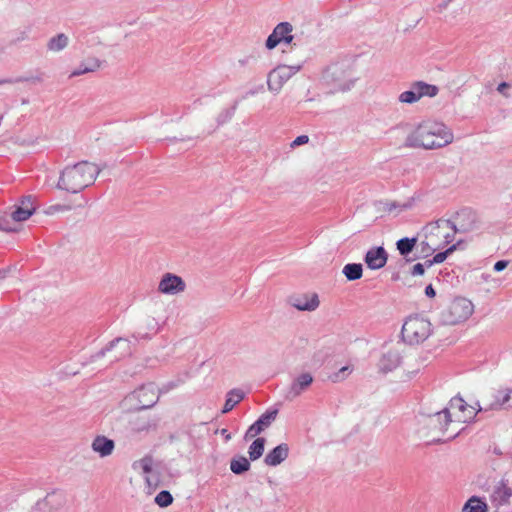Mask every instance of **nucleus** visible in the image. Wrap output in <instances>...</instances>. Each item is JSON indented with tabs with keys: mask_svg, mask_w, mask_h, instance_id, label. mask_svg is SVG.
Returning <instances> with one entry per match:
<instances>
[{
	"mask_svg": "<svg viewBox=\"0 0 512 512\" xmlns=\"http://www.w3.org/2000/svg\"><path fill=\"white\" fill-rule=\"evenodd\" d=\"M453 132L444 123L423 121L406 137L404 145L408 148L434 150L451 144Z\"/></svg>",
	"mask_w": 512,
	"mask_h": 512,
	"instance_id": "nucleus-1",
	"label": "nucleus"
},
{
	"mask_svg": "<svg viewBox=\"0 0 512 512\" xmlns=\"http://www.w3.org/2000/svg\"><path fill=\"white\" fill-rule=\"evenodd\" d=\"M100 169L88 161L67 166L60 174L57 187L70 193H78L93 184Z\"/></svg>",
	"mask_w": 512,
	"mask_h": 512,
	"instance_id": "nucleus-2",
	"label": "nucleus"
},
{
	"mask_svg": "<svg viewBox=\"0 0 512 512\" xmlns=\"http://www.w3.org/2000/svg\"><path fill=\"white\" fill-rule=\"evenodd\" d=\"M459 219L463 220L464 218H467L470 221L469 224L459 223V226H457L454 222L448 219H439L435 222L429 223L425 226L424 230L429 236H439L442 231L451 230L452 233H445L443 234L444 241L441 244L442 248L448 244H450L454 240V235L457 232L466 233L475 228V214L471 211H462L459 214Z\"/></svg>",
	"mask_w": 512,
	"mask_h": 512,
	"instance_id": "nucleus-3",
	"label": "nucleus"
},
{
	"mask_svg": "<svg viewBox=\"0 0 512 512\" xmlns=\"http://www.w3.org/2000/svg\"><path fill=\"white\" fill-rule=\"evenodd\" d=\"M325 82L332 86L334 91H348L357 80L348 62H338L331 64L323 74Z\"/></svg>",
	"mask_w": 512,
	"mask_h": 512,
	"instance_id": "nucleus-4",
	"label": "nucleus"
},
{
	"mask_svg": "<svg viewBox=\"0 0 512 512\" xmlns=\"http://www.w3.org/2000/svg\"><path fill=\"white\" fill-rule=\"evenodd\" d=\"M159 400V395L154 384L142 385L128 394L121 402L124 410H143L153 407Z\"/></svg>",
	"mask_w": 512,
	"mask_h": 512,
	"instance_id": "nucleus-5",
	"label": "nucleus"
},
{
	"mask_svg": "<svg viewBox=\"0 0 512 512\" xmlns=\"http://www.w3.org/2000/svg\"><path fill=\"white\" fill-rule=\"evenodd\" d=\"M432 332L431 323L426 318L411 316L407 318L402 326V338L405 342L413 345L425 341Z\"/></svg>",
	"mask_w": 512,
	"mask_h": 512,
	"instance_id": "nucleus-6",
	"label": "nucleus"
},
{
	"mask_svg": "<svg viewBox=\"0 0 512 512\" xmlns=\"http://www.w3.org/2000/svg\"><path fill=\"white\" fill-rule=\"evenodd\" d=\"M474 306L466 298H455L441 312V321L445 325H456L466 321L473 313Z\"/></svg>",
	"mask_w": 512,
	"mask_h": 512,
	"instance_id": "nucleus-7",
	"label": "nucleus"
},
{
	"mask_svg": "<svg viewBox=\"0 0 512 512\" xmlns=\"http://www.w3.org/2000/svg\"><path fill=\"white\" fill-rule=\"evenodd\" d=\"M300 65H279L271 70L267 76L268 90L273 94H278L285 83H287L299 70Z\"/></svg>",
	"mask_w": 512,
	"mask_h": 512,
	"instance_id": "nucleus-8",
	"label": "nucleus"
},
{
	"mask_svg": "<svg viewBox=\"0 0 512 512\" xmlns=\"http://www.w3.org/2000/svg\"><path fill=\"white\" fill-rule=\"evenodd\" d=\"M451 422H453L452 414L447 408L423 418V423L426 425L428 433L435 434L437 436L443 435L447 431Z\"/></svg>",
	"mask_w": 512,
	"mask_h": 512,
	"instance_id": "nucleus-9",
	"label": "nucleus"
},
{
	"mask_svg": "<svg viewBox=\"0 0 512 512\" xmlns=\"http://www.w3.org/2000/svg\"><path fill=\"white\" fill-rule=\"evenodd\" d=\"M446 408L453 415L454 419L452 420L455 422L471 423L475 420L473 408H470L469 404L460 396L453 397Z\"/></svg>",
	"mask_w": 512,
	"mask_h": 512,
	"instance_id": "nucleus-10",
	"label": "nucleus"
},
{
	"mask_svg": "<svg viewBox=\"0 0 512 512\" xmlns=\"http://www.w3.org/2000/svg\"><path fill=\"white\" fill-rule=\"evenodd\" d=\"M512 497V488L507 479L502 478L497 482L490 494L491 505L498 510L502 506H508Z\"/></svg>",
	"mask_w": 512,
	"mask_h": 512,
	"instance_id": "nucleus-11",
	"label": "nucleus"
},
{
	"mask_svg": "<svg viewBox=\"0 0 512 512\" xmlns=\"http://www.w3.org/2000/svg\"><path fill=\"white\" fill-rule=\"evenodd\" d=\"M186 284L184 280L175 274L165 273L158 285V291L166 295H177L184 292Z\"/></svg>",
	"mask_w": 512,
	"mask_h": 512,
	"instance_id": "nucleus-12",
	"label": "nucleus"
},
{
	"mask_svg": "<svg viewBox=\"0 0 512 512\" xmlns=\"http://www.w3.org/2000/svg\"><path fill=\"white\" fill-rule=\"evenodd\" d=\"M313 376L309 372H304L296 376L288 387L285 399L294 400L304 393L313 383Z\"/></svg>",
	"mask_w": 512,
	"mask_h": 512,
	"instance_id": "nucleus-13",
	"label": "nucleus"
},
{
	"mask_svg": "<svg viewBox=\"0 0 512 512\" xmlns=\"http://www.w3.org/2000/svg\"><path fill=\"white\" fill-rule=\"evenodd\" d=\"M36 198L32 195H26L21 198L15 209L11 213V218L16 222L27 220L36 210Z\"/></svg>",
	"mask_w": 512,
	"mask_h": 512,
	"instance_id": "nucleus-14",
	"label": "nucleus"
},
{
	"mask_svg": "<svg viewBox=\"0 0 512 512\" xmlns=\"http://www.w3.org/2000/svg\"><path fill=\"white\" fill-rule=\"evenodd\" d=\"M278 414L277 409H269L265 413H263L257 421H255L249 428L247 429L244 438L246 440L252 439L259 435L262 431L268 428L272 422L276 419Z\"/></svg>",
	"mask_w": 512,
	"mask_h": 512,
	"instance_id": "nucleus-15",
	"label": "nucleus"
},
{
	"mask_svg": "<svg viewBox=\"0 0 512 512\" xmlns=\"http://www.w3.org/2000/svg\"><path fill=\"white\" fill-rule=\"evenodd\" d=\"M65 504V494L60 490L48 493L45 498L36 502L34 509L39 512H51Z\"/></svg>",
	"mask_w": 512,
	"mask_h": 512,
	"instance_id": "nucleus-16",
	"label": "nucleus"
},
{
	"mask_svg": "<svg viewBox=\"0 0 512 512\" xmlns=\"http://www.w3.org/2000/svg\"><path fill=\"white\" fill-rule=\"evenodd\" d=\"M401 361V351L398 348H389L382 353L378 362V368L381 372L388 373L395 370L401 364Z\"/></svg>",
	"mask_w": 512,
	"mask_h": 512,
	"instance_id": "nucleus-17",
	"label": "nucleus"
},
{
	"mask_svg": "<svg viewBox=\"0 0 512 512\" xmlns=\"http://www.w3.org/2000/svg\"><path fill=\"white\" fill-rule=\"evenodd\" d=\"M493 400L485 410H500L512 408V388H501L492 392Z\"/></svg>",
	"mask_w": 512,
	"mask_h": 512,
	"instance_id": "nucleus-18",
	"label": "nucleus"
},
{
	"mask_svg": "<svg viewBox=\"0 0 512 512\" xmlns=\"http://www.w3.org/2000/svg\"><path fill=\"white\" fill-rule=\"evenodd\" d=\"M388 260V254L384 247L377 246L370 248L364 257L367 267L371 270L383 268Z\"/></svg>",
	"mask_w": 512,
	"mask_h": 512,
	"instance_id": "nucleus-19",
	"label": "nucleus"
},
{
	"mask_svg": "<svg viewBox=\"0 0 512 512\" xmlns=\"http://www.w3.org/2000/svg\"><path fill=\"white\" fill-rule=\"evenodd\" d=\"M293 32V25L290 22L278 23L272 33L268 36L265 46L268 50L276 48L279 44H282L283 38Z\"/></svg>",
	"mask_w": 512,
	"mask_h": 512,
	"instance_id": "nucleus-20",
	"label": "nucleus"
},
{
	"mask_svg": "<svg viewBox=\"0 0 512 512\" xmlns=\"http://www.w3.org/2000/svg\"><path fill=\"white\" fill-rule=\"evenodd\" d=\"M289 455V446L286 443H281L271 451H269L265 458L264 463L267 466L276 467L284 462Z\"/></svg>",
	"mask_w": 512,
	"mask_h": 512,
	"instance_id": "nucleus-21",
	"label": "nucleus"
},
{
	"mask_svg": "<svg viewBox=\"0 0 512 512\" xmlns=\"http://www.w3.org/2000/svg\"><path fill=\"white\" fill-rule=\"evenodd\" d=\"M91 448L95 453L99 454L100 457H107L113 453L115 443L112 439L98 435L93 439Z\"/></svg>",
	"mask_w": 512,
	"mask_h": 512,
	"instance_id": "nucleus-22",
	"label": "nucleus"
},
{
	"mask_svg": "<svg viewBox=\"0 0 512 512\" xmlns=\"http://www.w3.org/2000/svg\"><path fill=\"white\" fill-rule=\"evenodd\" d=\"M119 345L122 347V351L119 354L114 355L112 361H117L130 353L128 341L124 338H116L111 341L105 348L96 353L94 358L104 357L108 352H111L115 347Z\"/></svg>",
	"mask_w": 512,
	"mask_h": 512,
	"instance_id": "nucleus-23",
	"label": "nucleus"
},
{
	"mask_svg": "<svg viewBox=\"0 0 512 512\" xmlns=\"http://www.w3.org/2000/svg\"><path fill=\"white\" fill-rule=\"evenodd\" d=\"M101 67V61L95 57H89L83 60L77 68H75L69 75V78L81 76L87 73L97 71Z\"/></svg>",
	"mask_w": 512,
	"mask_h": 512,
	"instance_id": "nucleus-24",
	"label": "nucleus"
},
{
	"mask_svg": "<svg viewBox=\"0 0 512 512\" xmlns=\"http://www.w3.org/2000/svg\"><path fill=\"white\" fill-rule=\"evenodd\" d=\"M132 431L144 432L149 431L155 426V422L147 415H135L129 420Z\"/></svg>",
	"mask_w": 512,
	"mask_h": 512,
	"instance_id": "nucleus-25",
	"label": "nucleus"
},
{
	"mask_svg": "<svg viewBox=\"0 0 512 512\" xmlns=\"http://www.w3.org/2000/svg\"><path fill=\"white\" fill-rule=\"evenodd\" d=\"M319 303L317 294H312L295 299L293 306L300 311H314Z\"/></svg>",
	"mask_w": 512,
	"mask_h": 512,
	"instance_id": "nucleus-26",
	"label": "nucleus"
},
{
	"mask_svg": "<svg viewBox=\"0 0 512 512\" xmlns=\"http://www.w3.org/2000/svg\"><path fill=\"white\" fill-rule=\"evenodd\" d=\"M245 397V393L241 389H232L226 395L225 404L222 413L230 412Z\"/></svg>",
	"mask_w": 512,
	"mask_h": 512,
	"instance_id": "nucleus-27",
	"label": "nucleus"
},
{
	"mask_svg": "<svg viewBox=\"0 0 512 512\" xmlns=\"http://www.w3.org/2000/svg\"><path fill=\"white\" fill-rule=\"evenodd\" d=\"M69 44V37L64 33H59L47 42V50L57 53L64 50Z\"/></svg>",
	"mask_w": 512,
	"mask_h": 512,
	"instance_id": "nucleus-28",
	"label": "nucleus"
},
{
	"mask_svg": "<svg viewBox=\"0 0 512 512\" xmlns=\"http://www.w3.org/2000/svg\"><path fill=\"white\" fill-rule=\"evenodd\" d=\"M417 242V237H404L396 242V248L401 256L407 257L414 250Z\"/></svg>",
	"mask_w": 512,
	"mask_h": 512,
	"instance_id": "nucleus-29",
	"label": "nucleus"
},
{
	"mask_svg": "<svg viewBox=\"0 0 512 512\" xmlns=\"http://www.w3.org/2000/svg\"><path fill=\"white\" fill-rule=\"evenodd\" d=\"M414 86L419 99L422 97H435L439 92V88L436 85L428 84L423 81L414 82Z\"/></svg>",
	"mask_w": 512,
	"mask_h": 512,
	"instance_id": "nucleus-30",
	"label": "nucleus"
},
{
	"mask_svg": "<svg viewBox=\"0 0 512 512\" xmlns=\"http://www.w3.org/2000/svg\"><path fill=\"white\" fill-rule=\"evenodd\" d=\"M342 273L348 281H355L362 277L363 266L360 263H348L343 267Z\"/></svg>",
	"mask_w": 512,
	"mask_h": 512,
	"instance_id": "nucleus-31",
	"label": "nucleus"
},
{
	"mask_svg": "<svg viewBox=\"0 0 512 512\" xmlns=\"http://www.w3.org/2000/svg\"><path fill=\"white\" fill-rule=\"evenodd\" d=\"M250 466L249 460L244 456L234 457L230 461V470L236 475H241L247 472L250 469Z\"/></svg>",
	"mask_w": 512,
	"mask_h": 512,
	"instance_id": "nucleus-32",
	"label": "nucleus"
},
{
	"mask_svg": "<svg viewBox=\"0 0 512 512\" xmlns=\"http://www.w3.org/2000/svg\"><path fill=\"white\" fill-rule=\"evenodd\" d=\"M461 243H462V241H458L457 243H455V244L451 245L450 247H448L445 251H442V252H439V253L435 254L432 259L427 260L425 262L426 267L430 268L434 264H440V263L444 262L446 260V258L451 253H453L454 251H456L458 249V247L461 245Z\"/></svg>",
	"mask_w": 512,
	"mask_h": 512,
	"instance_id": "nucleus-33",
	"label": "nucleus"
},
{
	"mask_svg": "<svg viewBox=\"0 0 512 512\" xmlns=\"http://www.w3.org/2000/svg\"><path fill=\"white\" fill-rule=\"evenodd\" d=\"M266 440L263 437L256 438L249 446L248 455L251 461L258 460L264 452Z\"/></svg>",
	"mask_w": 512,
	"mask_h": 512,
	"instance_id": "nucleus-34",
	"label": "nucleus"
},
{
	"mask_svg": "<svg viewBox=\"0 0 512 512\" xmlns=\"http://www.w3.org/2000/svg\"><path fill=\"white\" fill-rule=\"evenodd\" d=\"M153 460L151 457H144L139 461L134 463V468L139 467L142 470V473L145 475V481L149 487L154 485L149 474L152 472Z\"/></svg>",
	"mask_w": 512,
	"mask_h": 512,
	"instance_id": "nucleus-35",
	"label": "nucleus"
},
{
	"mask_svg": "<svg viewBox=\"0 0 512 512\" xmlns=\"http://www.w3.org/2000/svg\"><path fill=\"white\" fill-rule=\"evenodd\" d=\"M488 506L485 501L477 496H472L464 505V512H487Z\"/></svg>",
	"mask_w": 512,
	"mask_h": 512,
	"instance_id": "nucleus-36",
	"label": "nucleus"
},
{
	"mask_svg": "<svg viewBox=\"0 0 512 512\" xmlns=\"http://www.w3.org/2000/svg\"><path fill=\"white\" fill-rule=\"evenodd\" d=\"M433 237H434V236H429V235L426 233V238H427L428 240H427V241H422V242L419 244V246H420V252H421L422 257H428V256H430L431 254H433L437 249L442 248L441 243H436V242L433 240Z\"/></svg>",
	"mask_w": 512,
	"mask_h": 512,
	"instance_id": "nucleus-37",
	"label": "nucleus"
},
{
	"mask_svg": "<svg viewBox=\"0 0 512 512\" xmlns=\"http://www.w3.org/2000/svg\"><path fill=\"white\" fill-rule=\"evenodd\" d=\"M398 100L405 104H414L420 100L414 83L411 85L410 90L404 91L399 95Z\"/></svg>",
	"mask_w": 512,
	"mask_h": 512,
	"instance_id": "nucleus-38",
	"label": "nucleus"
},
{
	"mask_svg": "<svg viewBox=\"0 0 512 512\" xmlns=\"http://www.w3.org/2000/svg\"><path fill=\"white\" fill-rule=\"evenodd\" d=\"M412 205H413L412 201H407V202H403V203L391 201V202L386 203L385 209L388 212H393L396 210L398 212H402V211L410 209L412 207Z\"/></svg>",
	"mask_w": 512,
	"mask_h": 512,
	"instance_id": "nucleus-39",
	"label": "nucleus"
},
{
	"mask_svg": "<svg viewBox=\"0 0 512 512\" xmlns=\"http://www.w3.org/2000/svg\"><path fill=\"white\" fill-rule=\"evenodd\" d=\"M173 502L171 493L167 490H163L155 497V503L160 507H167Z\"/></svg>",
	"mask_w": 512,
	"mask_h": 512,
	"instance_id": "nucleus-40",
	"label": "nucleus"
},
{
	"mask_svg": "<svg viewBox=\"0 0 512 512\" xmlns=\"http://www.w3.org/2000/svg\"><path fill=\"white\" fill-rule=\"evenodd\" d=\"M71 209L70 206L68 205H61V204H56V205H52V206H49L46 210H45V213L47 215H53L57 212H65V211H69Z\"/></svg>",
	"mask_w": 512,
	"mask_h": 512,
	"instance_id": "nucleus-41",
	"label": "nucleus"
},
{
	"mask_svg": "<svg viewBox=\"0 0 512 512\" xmlns=\"http://www.w3.org/2000/svg\"><path fill=\"white\" fill-rule=\"evenodd\" d=\"M232 117V112L229 110L222 111L217 117V127L229 121Z\"/></svg>",
	"mask_w": 512,
	"mask_h": 512,
	"instance_id": "nucleus-42",
	"label": "nucleus"
},
{
	"mask_svg": "<svg viewBox=\"0 0 512 512\" xmlns=\"http://www.w3.org/2000/svg\"><path fill=\"white\" fill-rule=\"evenodd\" d=\"M425 267H426L425 263H424V264H422V263H417V264H415V265L413 266L412 271H411V274H412L413 276H420V275H423V274H424V272H425Z\"/></svg>",
	"mask_w": 512,
	"mask_h": 512,
	"instance_id": "nucleus-43",
	"label": "nucleus"
},
{
	"mask_svg": "<svg viewBox=\"0 0 512 512\" xmlns=\"http://www.w3.org/2000/svg\"><path fill=\"white\" fill-rule=\"evenodd\" d=\"M308 141H309V137L307 135H300L293 140V142L291 143V147H296V146L306 144V143H308Z\"/></svg>",
	"mask_w": 512,
	"mask_h": 512,
	"instance_id": "nucleus-44",
	"label": "nucleus"
},
{
	"mask_svg": "<svg viewBox=\"0 0 512 512\" xmlns=\"http://www.w3.org/2000/svg\"><path fill=\"white\" fill-rule=\"evenodd\" d=\"M510 88V84L507 82H501L498 87L497 91L502 94L504 97L508 98L510 95L507 92V90Z\"/></svg>",
	"mask_w": 512,
	"mask_h": 512,
	"instance_id": "nucleus-45",
	"label": "nucleus"
},
{
	"mask_svg": "<svg viewBox=\"0 0 512 512\" xmlns=\"http://www.w3.org/2000/svg\"><path fill=\"white\" fill-rule=\"evenodd\" d=\"M348 367H342L333 377L332 380L334 382L344 379L345 372L348 371Z\"/></svg>",
	"mask_w": 512,
	"mask_h": 512,
	"instance_id": "nucleus-46",
	"label": "nucleus"
},
{
	"mask_svg": "<svg viewBox=\"0 0 512 512\" xmlns=\"http://www.w3.org/2000/svg\"><path fill=\"white\" fill-rule=\"evenodd\" d=\"M508 266V261L505 260H499L494 264V270L496 272L503 271Z\"/></svg>",
	"mask_w": 512,
	"mask_h": 512,
	"instance_id": "nucleus-47",
	"label": "nucleus"
},
{
	"mask_svg": "<svg viewBox=\"0 0 512 512\" xmlns=\"http://www.w3.org/2000/svg\"><path fill=\"white\" fill-rule=\"evenodd\" d=\"M469 406L470 408H473L472 410L475 412V416L481 411H486L485 408L487 407V405L485 407H482L479 401H476L474 404Z\"/></svg>",
	"mask_w": 512,
	"mask_h": 512,
	"instance_id": "nucleus-48",
	"label": "nucleus"
},
{
	"mask_svg": "<svg viewBox=\"0 0 512 512\" xmlns=\"http://www.w3.org/2000/svg\"><path fill=\"white\" fill-rule=\"evenodd\" d=\"M425 294H426L427 297H430V298H432V297H434L436 295V292H435V290H434V288H433V286L431 284L426 286Z\"/></svg>",
	"mask_w": 512,
	"mask_h": 512,
	"instance_id": "nucleus-49",
	"label": "nucleus"
},
{
	"mask_svg": "<svg viewBox=\"0 0 512 512\" xmlns=\"http://www.w3.org/2000/svg\"><path fill=\"white\" fill-rule=\"evenodd\" d=\"M294 35L293 33H288L284 38L282 44L290 45L293 43Z\"/></svg>",
	"mask_w": 512,
	"mask_h": 512,
	"instance_id": "nucleus-50",
	"label": "nucleus"
},
{
	"mask_svg": "<svg viewBox=\"0 0 512 512\" xmlns=\"http://www.w3.org/2000/svg\"><path fill=\"white\" fill-rule=\"evenodd\" d=\"M221 435L224 436L225 440L228 441L231 439V434L228 432L227 429L223 428L221 431H220Z\"/></svg>",
	"mask_w": 512,
	"mask_h": 512,
	"instance_id": "nucleus-51",
	"label": "nucleus"
},
{
	"mask_svg": "<svg viewBox=\"0 0 512 512\" xmlns=\"http://www.w3.org/2000/svg\"><path fill=\"white\" fill-rule=\"evenodd\" d=\"M6 277V271L0 270V280H3Z\"/></svg>",
	"mask_w": 512,
	"mask_h": 512,
	"instance_id": "nucleus-52",
	"label": "nucleus"
},
{
	"mask_svg": "<svg viewBox=\"0 0 512 512\" xmlns=\"http://www.w3.org/2000/svg\"><path fill=\"white\" fill-rule=\"evenodd\" d=\"M257 93V90H250L246 93V96H249V95H255Z\"/></svg>",
	"mask_w": 512,
	"mask_h": 512,
	"instance_id": "nucleus-53",
	"label": "nucleus"
},
{
	"mask_svg": "<svg viewBox=\"0 0 512 512\" xmlns=\"http://www.w3.org/2000/svg\"><path fill=\"white\" fill-rule=\"evenodd\" d=\"M216 128H213L212 131H209V134H212V132H215Z\"/></svg>",
	"mask_w": 512,
	"mask_h": 512,
	"instance_id": "nucleus-54",
	"label": "nucleus"
},
{
	"mask_svg": "<svg viewBox=\"0 0 512 512\" xmlns=\"http://www.w3.org/2000/svg\"><path fill=\"white\" fill-rule=\"evenodd\" d=\"M216 128H213L212 131H209V134H212V132H215Z\"/></svg>",
	"mask_w": 512,
	"mask_h": 512,
	"instance_id": "nucleus-55",
	"label": "nucleus"
},
{
	"mask_svg": "<svg viewBox=\"0 0 512 512\" xmlns=\"http://www.w3.org/2000/svg\"><path fill=\"white\" fill-rule=\"evenodd\" d=\"M216 128H213L212 131H209V134H212V132H215Z\"/></svg>",
	"mask_w": 512,
	"mask_h": 512,
	"instance_id": "nucleus-56",
	"label": "nucleus"
},
{
	"mask_svg": "<svg viewBox=\"0 0 512 512\" xmlns=\"http://www.w3.org/2000/svg\"><path fill=\"white\" fill-rule=\"evenodd\" d=\"M3 230L8 231V230H10V229H9V228H7V227H3Z\"/></svg>",
	"mask_w": 512,
	"mask_h": 512,
	"instance_id": "nucleus-57",
	"label": "nucleus"
}]
</instances>
